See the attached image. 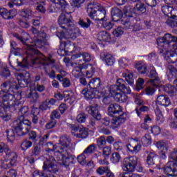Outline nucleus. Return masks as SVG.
<instances>
[{"mask_svg": "<svg viewBox=\"0 0 177 177\" xmlns=\"http://www.w3.org/2000/svg\"><path fill=\"white\" fill-rule=\"evenodd\" d=\"M28 57L30 59L32 64H42L46 75H48L51 80H55L56 78V72L53 70L50 73L48 72L49 64L55 63V61L45 57L39 50L34 49L31 46H28Z\"/></svg>", "mask_w": 177, "mask_h": 177, "instance_id": "1", "label": "nucleus"}, {"mask_svg": "<svg viewBox=\"0 0 177 177\" xmlns=\"http://www.w3.org/2000/svg\"><path fill=\"white\" fill-rule=\"evenodd\" d=\"M59 145L61 147L57 151L59 154L57 156V163L61 167H68L71 162L70 160H74V156L68 155L67 151L71 145V138L67 135L62 136L59 138Z\"/></svg>", "mask_w": 177, "mask_h": 177, "instance_id": "2", "label": "nucleus"}, {"mask_svg": "<svg viewBox=\"0 0 177 177\" xmlns=\"http://www.w3.org/2000/svg\"><path fill=\"white\" fill-rule=\"evenodd\" d=\"M10 56L9 57V64L11 67L15 68V66H17V67H20V68H28V60H31V58L28 57V55H30L28 53V46H32L35 50H37L35 49V47L32 45L27 44L26 47L25 48L27 49V57L23 58L22 61H19V59L16 58V56H19L20 55V48L17 46V44L15 43V41H10Z\"/></svg>", "mask_w": 177, "mask_h": 177, "instance_id": "3", "label": "nucleus"}, {"mask_svg": "<svg viewBox=\"0 0 177 177\" xmlns=\"http://www.w3.org/2000/svg\"><path fill=\"white\" fill-rule=\"evenodd\" d=\"M108 115L113 117L112 125L114 128H118L121 124L125 122V113L122 111V107L117 103L110 104L108 107Z\"/></svg>", "mask_w": 177, "mask_h": 177, "instance_id": "4", "label": "nucleus"}, {"mask_svg": "<svg viewBox=\"0 0 177 177\" xmlns=\"http://www.w3.org/2000/svg\"><path fill=\"white\" fill-rule=\"evenodd\" d=\"M5 153L6 160H0V165L3 168H10L15 165L17 161V154L12 151L10 148L3 142L0 143V153Z\"/></svg>", "mask_w": 177, "mask_h": 177, "instance_id": "5", "label": "nucleus"}, {"mask_svg": "<svg viewBox=\"0 0 177 177\" xmlns=\"http://www.w3.org/2000/svg\"><path fill=\"white\" fill-rule=\"evenodd\" d=\"M12 129H14L18 136H24L31 129V122L24 119V116L20 115L17 120L13 121Z\"/></svg>", "mask_w": 177, "mask_h": 177, "instance_id": "6", "label": "nucleus"}, {"mask_svg": "<svg viewBox=\"0 0 177 177\" xmlns=\"http://www.w3.org/2000/svg\"><path fill=\"white\" fill-rule=\"evenodd\" d=\"M20 104V102L16 101L15 95L10 93L4 94L2 101L0 100V113H3L6 110L13 113V111H16L19 109V106Z\"/></svg>", "mask_w": 177, "mask_h": 177, "instance_id": "7", "label": "nucleus"}, {"mask_svg": "<svg viewBox=\"0 0 177 177\" xmlns=\"http://www.w3.org/2000/svg\"><path fill=\"white\" fill-rule=\"evenodd\" d=\"M159 49L162 51H160V53L162 52H168L171 48V42H176L172 45L173 49L177 50V37H174L171 34L167 33L162 37H159L156 39Z\"/></svg>", "mask_w": 177, "mask_h": 177, "instance_id": "8", "label": "nucleus"}, {"mask_svg": "<svg viewBox=\"0 0 177 177\" xmlns=\"http://www.w3.org/2000/svg\"><path fill=\"white\" fill-rule=\"evenodd\" d=\"M138 165V158L136 156H131L125 158L123 160L122 168L126 172L122 173L118 177H134L133 171Z\"/></svg>", "mask_w": 177, "mask_h": 177, "instance_id": "9", "label": "nucleus"}, {"mask_svg": "<svg viewBox=\"0 0 177 177\" xmlns=\"http://www.w3.org/2000/svg\"><path fill=\"white\" fill-rule=\"evenodd\" d=\"M88 85L90 89L84 88L82 91V94L84 95L85 99L91 100L97 97V93H99V91H97V88H99V86L101 85L100 78L95 77L91 79L88 82Z\"/></svg>", "mask_w": 177, "mask_h": 177, "instance_id": "10", "label": "nucleus"}, {"mask_svg": "<svg viewBox=\"0 0 177 177\" xmlns=\"http://www.w3.org/2000/svg\"><path fill=\"white\" fill-rule=\"evenodd\" d=\"M122 82H124V80L122 79H119L118 80V84H113L109 87V95L114 99L121 91L127 95L131 93V88L129 86H125Z\"/></svg>", "mask_w": 177, "mask_h": 177, "instance_id": "11", "label": "nucleus"}, {"mask_svg": "<svg viewBox=\"0 0 177 177\" xmlns=\"http://www.w3.org/2000/svg\"><path fill=\"white\" fill-rule=\"evenodd\" d=\"M99 109H100V106L97 104L91 105L86 108L88 114H91L93 117L90 118L89 120V124L91 127H95V125H96V120L100 121V120H102V114L99 112Z\"/></svg>", "mask_w": 177, "mask_h": 177, "instance_id": "12", "label": "nucleus"}, {"mask_svg": "<svg viewBox=\"0 0 177 177\" xmlns=\"http://www.w3.org/2000/svg\"><path fill=\"white\" fill-rule=\"evenodd\" d=\"M164 174L167 176H177V162L174 161H169L163 167Z\"/></svg>", "mask_w": 177, "mask_h": 177, "instance_id": "13", "label": "nucleus"}, {"mask_svg": "<svg viewBox=\"0 0 177 177\" xmlns=\"http://www.w3.org/2000/svg\"><path fill=\"white\" fill-rule=\"evenodd\" d=\"M58 24L62 28L65 30L66 28H70L74 26L71 19H70V15L62 12L58 19Z\"/></svg>", "mask_w": 177, "mask_h": 177, "instance_id": "14", "label": "nucleus"}, {"mask_svg": "<svg viewBox=\"0 0 177 177\" xmlns=\"http://www.w3.org/2000/svg\"><path fill=\"white\" fill-rule=\"evenodd\" d=\"M65 39H77L81 35V30L78 28L71 27L65 28Z\"/></svg>", "mask_w": 177, "mask_h": 177, "instance_id": "15", "label": "nucleus"}, {"mask_svg": "<svg viewBox=\"0 0 177 177\" xmlns=\"http://www.w3.org/2000/svg\"><path fill=\"white\" fill-rule=\"evenodd\" d=\"M18 84L21 88H27L31 84V76L30 73H18L17 77Z\"/></svg>", "mask_w": 177, "mask_h": 177, "instance_id": "16", "label": "nucleus"}, {"mask_svg": "<svg viewBox=\"0 0 177 177\" xmlns=\"http://www.w3.org/2000/svg\"><path fill=\"white\" fill-rule=\"evenodd\" d=\"M148 77H150L149 82L152 86L158 88V86L161 84V80H160V77H158V73H157L154 68L150 70Z\"/></svg>", "mask_w": 177, "mask_h": 177, "instance_id": "17", "label": "nucleus"}, {"mask_svg": "<svg viewBox=\"0 0 177 177\" xmlns=\"http://www.w3.org/2000/svg\"><path fill=\"white\" fill-rule=\"evenodd\" d=\"M126 147L129 151L131 153H138L142 149V142L139 141L138 138L133 140L130 143L126 145Z\"/></svg>", "mask_w": 177, "mask_h": 177, "instance_id": "18", "label": "nucleus"}, {"mask_svg": "<svg viewBox=\"0 0 177 177\" xmlns=\"http://www.w3.org/2000/svg\"><path fill=\"white\" fill-rule=\"evenodd\" d=\"M77 59V62H84V63H89L91 60H92V57L91 56V54L88 53H77L74 54L71 56V60H75Z\"/></svg>", "mask_w": 177, "mask_h": 177, "instance_id": "19", "label": "nucleus"}, {"mask_svg": "<svg viewBox=\"0 0 177 177\" xmlns=\"http://www.w3.org/2000/svg\"><path fill=\"white\" fill-rule=\"evenodd\" d=\"M0 16L5 20H12L16 16V11L14 10H8L5 8H0Z\"/></svg>", "mask_w": 177, "mask_h": 177, "instance_id": "20", "label": "nucleus"}, {"mask_svg": "<svg viewBox=\"0 0 177 177\" xmlns=\"http://www.w3.org/2000/svg\"><path fill=\"white\" fill-rule=\"evenodd\" d=\"M135 103L138 105V106L136 108V111L138 116H140V112L144 113L145 111H149V107L143 105L145 104V102L140 99V97H136L135 98Z\"/></svg>", "mask_w": 177, "mask_h": 177, "instance_id": "21", "label": "nucleus"}, {"mask_svg": "<svg viewBox=\"0 0 177 177\" xmlns=\"http://www.w3.org/2000/svg\"><path fill=\"white\" fill-rule=\"evenodd\" d=\"M86 69V66L84 64H79L74 67L72 71V75L75 78H78L79 77H82V75H85V71L84 70Z\"/></svg>", "mask_w": 177, "mask_h": 177, "instance_id": "22", "label": "nucleus"}, {"mask_svg": "<svg viewBox=\"0 0 177 177\" xmlns=\"http://www.w3.org/2000/svg\"><path fill=\"white\" fill-rule=\"evenodd\" d=\"M99 9H100V6L99 4L95 3H89L87 5V13L89 17H91V19H93Z\"/></svg>", "mask_w": 177, "mask_h": 177, "instance_id": "23", "label": "nucleus"}, {"mask_svg": "<svg viewBox=\"0 0 177 177\" xmlns=\"http://www.w3.org/2000/svg\"><path fill=\"white\" fill-rule=\"evenodd\" d=\"M156 103L165 107H168L171 104V100L168 95H160L157 97Z\"/></svg>", "mask_w": 177, "mask_h": 177, "instance_id": "24", "label": "nucleus"}, {"mask_svg": "<svg viewBox=\"0 0 177 177\" xmlns=\"http://www.w3.org/2000/svg\"><path fill=\"white\" fill-rule=\"evenodd\" d=\"M124 16L122 10L117 7H114L111 10V17L113 21H120Z\"/></svg>", "mask_w": 177, "mask_h": 177, "instance_id": "25", "label": "nucleus"}, {"mask_svg": "<svg viewBox=\"0 0 177 177\" xmlns=\"http://www.w3.org/2000/svg\"><path fill=\"white\" fill-rule=\"evenodd\" d=\"M97 39L100 42H110L111 37L107 31H101L97 35Z\"/></svg>", "mask_w": 177, "mask_h": 177, "instance_id": "26", "label": "nucleus"}, {"mask_svg": "<svg viewBox=\"0 0 177 177\" xmlns=\"http://www.w3.org/2000/svg\"><path fill=\"white\" fill-rule=\"evenodd\" d=\"M78 24L82 28H90L91 26L93 25V23L89 18L86 19H80L78 21Z\"/></svg>", "mask_w": 177, "mask_h": 177, "instance_id": "27", "label": "nucleus"}, {"mask_svg": "<svg viewBox=\"0 0 177 177\" xmlns=\"http://www.w3.org/2000/svg\"><path fill=\"white\" fill-rule=\"evenodd\" d=\"M165 57L166 60H167V63L174 64L177 62V53L175 51H170L167 53Z\"/></svg>", "mask_w": 177, "mask_h": 177, "instance_id": "28", "label": "nucleus"}, {"mask_svg": "<svg viewBox=\"0 0 177 177\" xmlns=\"http://www.w3.org/2000/svg\"><path fill=\"white\" fill-rule=\"evenodd\" d=\"M106 17V10L100 6V9H99L97 11V13L94 15V17L92 18L94 20H97L100 21V20H103L104 17Z\"/></svg>", "mask_w": 177, "mask_h": 177, "instance_id": "29", "label": "nucleus"}, {"mask_svg": "<svg viewBox=\"0 0 177 177\" xmlns=\"http://www.w3.org/2000/svg\"><path fill=\"white\" fill-rule=\"evenodd\" d=\"M123 15H125L127 17H133V13H135V8L131 6H125L123 8Z\"/></svg>", "mask_w": 177, "mask_h": 177, "instance_id": "30", "label": "nucleus"}, {"mask_svg": "<svg viewBox=\"0 0 177 177\" xmlns=\"http://www.w3.org/2000/svg\"><path fill=\"white\" fill-rule=\"evenodd\" d=\"M57 80L62 82L64 88H68L71 86V82H70V79L68 77H63V75L62 74H59L57 75Z\"/></svg>", "mask_w": 177, "mask_h": 177, "instance_id": "31", "label": "nucleus"}, {"mask_svg": "<svg viewBox=\"0 0 177 177\" xmlns=\"http://www.w3.org/2000/svg\"><path fill=\"white\" fill-rule=\"evenodd\" d=\"M30 31H32V34H34L35 37H39V38H42V39H46V33H45L44 30L39 31L38 28L32 26Z\"/></svg>", "mask_w": 177, "mask_h": 177, "instance_id": "32", "label": "nucleus"}, {"mask_svg": "<svg viewBox=\"0 0 177 177\" xmlns=\"http://www.w3.org/2000/svg\"><path fill=\"white\" fill-rule=\"evenodd\" d=\"M75 136L78 139H85V138H88V129L85 127L79 129V133L75 134Z\"/></svg>", "mask_w": 177, "mask_h": 177, "instance_id": "33", "label": "nucleus"}, {"mask_svg": "<svg viewBox=\"0 0 177 177\" xmlns=\"http://www.w3.org/2000/svg\"><path fill=\"white\" fill-rule=\"evenodd\" d=\"M134 12L135 13H146V5L143 3H138L134 6Z\"/></svg>", "mask_w": 177, "mask_h": 177, "instance_id": "34", "label": "nucleus"}, {"mask_svg": "<svg viewBox=\"0 0 177 177\" xmlns=\"http://www.w3.org/2000/svg\"><path fill=\"white\" fill-rule=\"evenodd\" d=\"M157 160V155L154 152H150L147 158V164L149 165H154Z\"/></svg>", "mask_w": 177, "mask_h": 177, "instance_id": "35", "label": "nucleus"}, {"mask_svg": "<svg viewBox=\"0 0 177 177\" xmlns=\"http://www.w3.org/2000/svg\"><path fill=\"white\" fill-rule=\"evenodd\" d=\"M28 99H30L31 103H37L38 102V99H39V95L38 93L35 91H30L28 94Z\"/></svg>", "mask_w": 177, "mask_h": 177, "instance_id": "36", "label": "nucleus"}, {"mask_svg": "<svg viewBox=\"0 0 177 177\" xmlns=\"http://www.w3.org/2000/svg\"><path fill=\"white\" fill-rule=\"evenodd\" d=\"M174 10V8L171 6H169L168 5L163 6L162 7V12L164 13L165 16H167L168 17H171L174 15H172V11Z\"/></svg>", "mask_w": 177, "mask_h": 177, "instance_id": "37", "label": "nucleus"}, {"mask_svg": "<svg viewBox=\"0 0 177 177\" xmlns=\"http://www.w3.org/2000/svg\"><path fill=\"white\" fill-rule=\"evenodd\" d=\"M122 77L125 78V81L129 84V85H133V74L132 73H123Z\"/></svg>", "mask_w": 177, "mask_h": 177, "instance_id": "38", "label": "nucleus"}, {"mask_svg": "<svg viewBox=\"0 0 177 177\" xmlns=\"http://www.w3.org/2000/svg\"><path fill=\"white\" fill-rule=\"evenodd\" d=\"M166 24L167 26H169V27L173 28L176 27L177 28V16L173 15L170 17V18L166 21Z\"/></svg>", "mask_w": 177, "mask_h": 177, "instance_id": "39", "label": "nucleus"}, {"mask_svg": "<svg viewBox=\"0 0 177 177\" xmlns=\"http://www.w3.org/2000/svg\"><path fill=\"white\" fill-rule=\"evenodd\" d=\"M104 57L107 66H113L115 63V59L111 54H104Z\"/></svg>", "mask_w": 177, "mask_h": 177, "instance_id": "40", "label": "nucleus"}, {"mask_svg": "<svg viewBox=\"0 0 177 177\" xmlns=\"http://www.w3.org/2000/svg\"><path fill=\"white\" fill-rule=\"evenodd\" d=\"M21 15H22L23 17H25L26 19H31L32 16V10H31L29 8H24L22 9L20 12Z\"/></svg>", "mask_w": 177, "mask_h": 177, "instance_id": "41", "label": "nucleus"}, {"mask_svg": "<svg viewBox=\"0 0 177 177\" xmlns=\"http://www.w3.org/2000/svg\"><path fill=\"white\" fill-rule=\"evenodd\" d=\"M140 142L141 145L147 147V146H150V145H151V136H150L149 134H145Z\"/></svg>", "mask_w": 177, "mask_h": 177, "instance_id": "42", "label": "nucleus"}, {"mask_svg": "<svg viewBox=\"0 0 177 177\" xmlns=\"http://www.w3.org/2000/svg\"><path fill=\"white\" fill-rule=\"evenodd\" d=\"M50 2L57 5V6H60L62 9H66L68 6V3L66 0H50Z\"/></svg>", "mask_w": 177, "mask_h": 177, "instance_id": "43", "label": "nucleus"}, {"mask_svg": "<svg viewBox=\"0 0 177 177\" xmlns=\"http://www.w3.org/2000/svg\"><path fill=\"white\" fill-rule=\"evenodd\" d=\"M165 92L169 93V95L174 96L175 95V93H176L177 88H175V86H173L171 84H167L165 86Z\"/></svg>", "mask_w": 177, "mask_h": 177, "instance_id": "44", "label": "nucleus"}, {"mask_svg": "<svg viewBox=\"0 0 177 177\" xmlns=\"http://www.w3.org/2000/svg\"><path fill=\"white\" fill-rule=\"evenodd\" d=\"M135 68L138 70L140 74H146V73H147V66H146V64L142 65L140 63H136Z\"/></svg>", "mask_w": 177, "mask_h": 177, "instance_id": "45", "label": "nucleus"}, {"mask_svg": "<svg viewBox=\"0 0 177 177\" xmlns=\"http://www.w3.org/2000/svg\"><path fill=\"white\" fill-rule=\"evenodd\" d=\"M6 132L8 142H15V140L16 139L15 129L6 130Z\"/></svg>", "mask_w": 177, "mask_h": 177, "instance_id": "46", "label": "nucleus"}, {"mask_svg": "<svg viewBox=\"0 0 177 177\" xmlns=\"http://www.w3.org/2000/svg\"><path fill=\"white\" fill-rule=\"evenodd\" d=\"M106 144L107 142L106 141V137L102 136L97 139L96 146H97L98 149H103Z\"/></svg>", "mask_w": 177, "mask_h": 177, "instance_id": "47", "label": "nucleus"}, {"mask_svg": "<svg viewBox=\"0 0 177 177\" xmlns=\"http://www.w3.org/2000/svg\"><path fill=\"white\" fill-rule=\"evenodd\" d=\"M86 118H88V115L84 112H82L77 115L76 120L77 122H79V124H84L86 122Z\"/></svg>", "mask_w": 177, "mask_h": 177, "instance_id": "48", "label": "nucleus"}, {"mask_svg": "<svg viewBox=\"0 0 177 177\" xmlns=\"http://www.w3.org/2000/svg\"><path fill=\"white\" fill-rule=\"evenodd\" d=\"M121 160V155L119 152H113L111 156V161L113 164H118Z\"/></svg>", "mask_w": 177, "mask_h": 177, "instance_id": "49", "label": "nucleus"}, {"mask_svg": "<svg viewBox=\"0 0 177 177\" xmlns=\"http://www.w3.org/2000/svg\"><path fill=\"white\" fill-rule=\"evenodd\" d=\"M28 136H29V140H32L35 143H36L37 142H38V140H39V136L38 135V133H36L35 131H28Z\"/></svg>", "mask_w": 177, "mask_h": 177, "instance_id": "50", "label": "nucleus"}, {"mask_svg": "<svg viewBox=\"0 0 177 177\" xmlns=\"http://www.w3.org/2000/svg\"><path fill=\"white\" fill-rule=\"evenodd\" d=\"M30 147H32V142L28 140H24L21 144V149L26 151V150H28V149H30Z\"/></svg>", "mask_w": 177, "mask_h": 177, "instance_id": "51", "label": "nucleus"}, {"mask_svg": "<svg viewBox=\"0 0 177 177\" xmlns=\"http://www.w3.org/2000/svg\"><path fill=\"white\" fill-rule=\"evenodd\" d=\"M97 149V146L95 144H91L88 147V148L84 149V154H93Z\"/></svg>", "mask_w": 177, "mask_h": 177, "instance_id": "52", "label": "nucleus"}, {"mask_svg": "<svg viewBox=\"0 0 177 177\" xmlns=\"http://www.w3.org/2000/svg\"><path fill=\"white\" fill-rule=\"evenodd\" d=\"M156 147L159 150H161L162 151H168V145H167V142L164 141H158L156 142Z\"/></svg>", "mask_w": 177, "mask_h": 177, "instance_id": "53", "label": "nucleus"}, {"mask_svg": "<svg viewBox=\"0 0 177 177\" xmlns=\"http://www.w3.org/2000/svg\"><path fill=\"white\" fill-rule=\"evenodd\" d=\"M127 99H128V97H127V95H125L124 94H122L120 91V93L117 94L115 96V100L116 102H120V103H124L125 102H127Z\"/></svg>", "mask_w": 177, "mask_h": 177, "instance_id": "54", "label": "nucleus"}, {"mask_svg": "<svg viewBox=\"0 0 177 177\" xmlns=\"http://www.w3.org/2000/svg\"><path fill=\"white\" fill-rule=\"evenodd\" d=\"M113 34L114 37H116L118 38V37H121L122 34H124V28L122 26H118V28H115L113 31Z\"/></svg>", "mask_w": 177, "mask_h": 177, "instance_id": "55", "label": "nucleus"}, {"mask_svg": "<svg viewBox=\"0 0 177 177\" xmlns=\"http://www.w3.org/2000/svg\"><path fill=\"white\" fill-rule=\"evenodd\" d=\"M0 75L1 77H4L5 78H8V77H10V71L6 67H2L0 69Z\"/></svg>", "mask_w": 177, "mask_h": 177, "instance_id": "56", "label": "nucleus"}, {"mask_svg": "<svg viewBox=\"0 0 177 177\" xmlns=\"http://www.w3.org/2000/svg\"><path fill=\"white\" fill-rule=\"evenodd\" d=\"M102 149V156L104 158H109L110 154H111V147L106 146L104 147Z\"/></svg>", "mask_w": 177, "mask_h": 177, "instance_id": "57", "label": "nucleus"}, {"mask_svg": "<svg viewBox=\"0 0 177 177\" xmlns=\"http://www.w3.org/2000/svg\"><path fill=\"white\" fill-rule=\"evenodd\" d=\"M124 147V144H122L121 142L118 141V142H115L113 143V149L114 150H115L116 151H118V153H120V151H122L123 148Z\"/></svg>", "mask_w": 177, "mask_h": 177, "instance_id": "58", "label": "nucleus"}, {"mask_svg": "<svg viewBox=\"0 0 177 177\" xmlns=\"http://www.w3.org/2000/svg\"><path fill=\"white\" fill-rule=\"evenodd\" d=\"M9 89H10V92H15V91H17L19 89L17 83L15 82V80L9 81Z\"/></svg>", "mask_w": 177, "mask_h": 177, "instance_id": "59", "label": "nucleus"}, {"mask_svg": "<svg viewBox=\"0 0 177 177\" xmlns=\"http://www.w3.org/2000/svg\"><path fill=\"white\" fill-rule=\"evenodd\" d=\"M107 171H109V167L101 166L97 169L96 172L98 175L102 176L106 174Z\"/></svg>", "mask_w": 177, "mask_h": 177, "instance_id": "60", "label": "nucleus"}, {"mask_svg": "<svg viewBox=\"0 0 177 177\" xmlns=\"http://www.w3.org/2000/svg\"><path fill=\"white\" fill-rule=\"evenodd\" d=\"M0 88L1 89V91H3L4 93H8V92H10L9 81L1 84Z\"/></svg>", "mask_w": 177, "mask_h": 177, "instance_id": "61", "label": "nucleus"}, {"mask_svg": "<svg viewBox=\"0 0 177 177\" xmlns=\"http://www.w3.org/2000/svg\"><path fill=\"white\" fill-rule=\"evenodd\" d=\"M122 24L124 30H131L132 28V24L131 23V21L129 19L122 21Z\"/></svg>", "mask_w": 177, "mask_h": 177, "instance_id": "62", "label": "nucleus"}, {"mask_svg": "<svg viewBox=\"0 0 177 177\" xmlns=\"http://www.w3.org/2000/svg\"><path fill=\"white\" fill-rule=\"evenodd\" d=\"M102 26L106 30H111L114 27V24L111 21H105L102 23Z\"/></svg>", "mask_w": 177, "mask_h": 177, "instance_id": "63", "label": "nucleus"}, {"mask_svg": "<svg viewBox=\"0 0 177 177\" xmlns=\"http://www.w3.org/2000/svg\"><path fill=\"white\" fill-rule=\"evenodd\" d=\"M169 159L173 160L171 161H175L177 162V149H174L173 151L169 154Z\"/></svg>", "mask_w": 177, "mask_h": 177, "instance_id": "64", "label": "nucleus"}]
</instances>
